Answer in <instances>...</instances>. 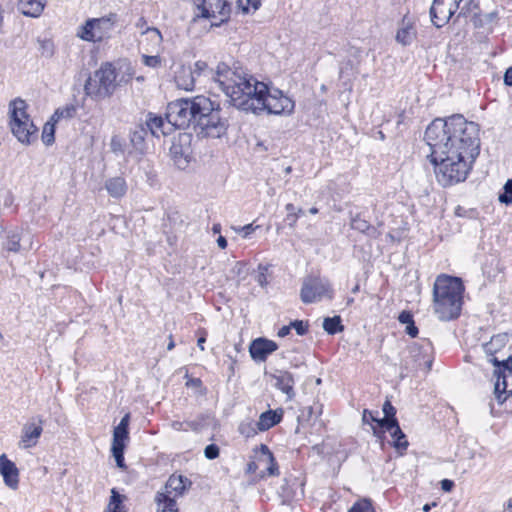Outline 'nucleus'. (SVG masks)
<instances>
[{
	"label": "nucleus",
	"mask_w": 512,
	"mask_h": 512,
	"mask_svg": "<svg viewBox=\"0 0 512 512\" xmlns=\"http://www.w3.org/2000/svg\"><path fill=\"white\" fill-rule=\"evenodd\" d=\"M461 7L457 0H434L430 8L432 23L437 28L445 26Z\"/></svg>",
	"instance_id": "nucleus-11"
},
{
	"label": "nucleus",
	"mask_w": 512,
	"mask_h": 512,
	"mask_svg": "<svg viewBox=\"0 0 512 512\" xmlns=\"http://www.w3.org/2000/svg\"><path fill=\"white\" fill-rule=\"evenodd\" d=\"M348 512H374V508L370 500L362 499L354 503Z\"/></svg>",
	"instance_id": "nucleus-41"
},
{
	"label": "nucleus",
	"mask_w": 512,
	"mask_h": 512,
	"mask_svg": "<svg viewBox=\"0 0 512 512\" xmlns=\"http://www.w3.org/2000/svg\"><path fill=\"white\" fill-rule=\"evenodd\" d=\"M129 421H130V414L127 413L123 416L120 423L116 427H118L120 429L128 430Z\"/></svg>",
	"instance_id": "nucleus-57"
},
{
	"label": "nucleus",
	"mask_w": 512,
	"mask_h": 512,
	"mask_svg": "<svg viewBox=\"0 0 512 512\" xmlns=\"http://www.w3.org/2000/svg\"><path fill=\"white\" fill-rule=\"evenodd\" d=\"M27 108V103L21 98H16L9 103L10 127L31 119L27 113Z\"/></svg>",
	"instance_id": "nucleus-24"
},
{
	"label": "nucleus",
	"mask_w": 512,
	"mask_h": 512,
	"mask_svg": "<svg viewBox=\"0 0 512 512\" xmlns=\"http://www.w3.org/2000/svg\"><path fill=\"white\" fill-rule=\"evenodd\" d=\"M507 336L504 335H496L493 336L489 343L485 344L484 350L485 352L492 356L489 361L492 362L495 366L503 365V367L512 373V357L509 356L507 359H503L501 362L497 357H494L493 354L498 352L501 347H504L506 343Z\"/></svg>",
	"instance_id": "nucleus-17"
},
{
	"label": "nucleus",
	"mask_w": 512,
	"mask_h": 512,
	"mask_svg": "<svg viewBox=\"0 0 512 512\" xmlns=\"http://www.w3.org/2000/svg\"><path fill=\"white\" fill-rule=\"evenodd\" d=\"M0 474L7 487L16 490L19 485V470L6 454L0 455Z\"/></svg>",
	"instance_id": "nucleus-16"
},
{
	"label": "nucleus",
	"mask_w": 512,
	"mask_h": 512,
	"mask_svg": "<svg viewBox=\"0 0 512 512\" xmlns=\"http://www.w3.org/2000/svg\"><path fill=\"white\" fill-rule=\"evenodd\" d=\"M382 411L384 413L383 419H387V420L396 419L395 418L396 409L394 408V406L391 404V402L389 400H386L384 402Z\"/></svg>",
	"instance_id": "nucleus-48"
},
{
	"label": "nucleus",
	"mask_w": 512,
	"mask_h": 512,
	"mask_svg": "<svg viewBox=\"0 0 512 512\" xmlns=\"http://www.w3.org/2000/svg\"><path fill=\"white\" fill-rule=\"evenodd\" d=\"M408 358L404 360L403 365L406 369H425L430 370L432 366L431 346L429 343L418 345L414 343L408 349Z\"/></svg>",
	"instance_id": "nucleus-12"
},
{
	"label": "nucleus",
	"mask_w": 512,
	"mask_h": 512,
	"mask_svg": "<svg viewBox=\"0 0 512 512\" xmlns=\"http://www.w3.org/2000/svg\"><path fill=\"white\" fill-rule=\"evenodd\" d=\"M134 76L135 70L127 61L119 62L117 68L105 62L86 80L84 91L91 99L100 101L111 97L118 86L129 83Z\"/></svg>",
	"instance_id": "nucleus-4"
},
{
	"label": "nucleus",
	"mask_w": 512,
	"mask_h": 512,
	"mask_svg": "<svg viewBox=\"0 0 512 512\" xmlns=\"http://www.w3.org/2000/svg\"><path fill=\"white\" fill-rule=\"evenodd\" d=\"M240 434L245 437H252L257 433V427L253 422H242L238 428Z\"/></svg>",
	"instance_id": "nucleus-43"
},
{
	"label": "nucleus",
	"mask_w": 512,
	"mask_h": 512,
	"mask_svg": "<svg viewBox=\"0 0 512 512\" xmlns=\"http://www.w3.org/2000/svg\"><path fill=\"white\" fill-rule=\"evenodd\" d=\"M377 414H378V411L373 412L368 409H364L363 415H362V422L364 424H369V425H371L372 423H376L375 421L372 420V417L378 418L376 416Z\"/></svg>",
	"instance_id": "nucleus-55"
},
{
	"label": "nucleus",
	"mask_w": 512,
	"mask_h": 512,
	"mask_svg": "<svg viewBox=\"0 0 512 512\" xmlns=\"http://www.w3.org/2000/svg\"><path fill=\"white\" fill-rule=\"evenodd\" d=\"M323 298H333V288L330 281L319 276L304 278L300 291L301 301L309 304L321 301Z\"/></svg>",
	"instance_id": "nucleus-7"
},
{
	"label": "nucleus",
	"mask_w": 512,
	"mask_h": 512,
	"mask_svg": "<svg viewBox=\"0 0 512 512\" xmlns=\"http://www.w3.org/2000/svg\"><path fill=\"white\" fill-rule=\"evenodd\" d=\"M112 454L116 460L117 466L124 467V447L111 448Z\"/></svg>",
	"instance_id": "nucleus-50"
},
{
	"label": "nucleus",
	"mask_w": 512,
	"mask_h": 512,
	"mask_svg": "<svg viewBox=\"0 0 512 512\" xmlns=\"http://www.w3.org/2000/svg\"><path fill=\"white\" fill-rule=\"evenodd\" d=\"M271 377L274 380L275 388L284 393L287 400L291 401L295 397L293 374L286 370H277Z\"/></svg>",
	"instance_id": "nucleus-18"
},
{
	"label": "nucleus",
	"mask_w": 512,
	"mask_h": 512,
	"mask_svg": "<svg viewBox=\"0 0 512 512\" xmlns=\"http://www.w3.org/2000/svg\"><path fill=\"white\" fill-rule=\"evenodd\" d=\"M55 123L50 119L43 127L42 140L46 145H51L54 142Z\"/></svg>",
	"instance_id": "nucleus-39"
},
{
	"label": "nucleus",
	"mask_w": 512,
	"mask_h": 512,
	"mask_svg": "<svg viewBox=\"0 0 512 512\" xmlns=\"http://www.w3.org/2000/svg\"><path fill=\"white\" fill-rule=\"evenodd\" d=\"M47 0H19L18 10L25 16L38 17L43 12Z\"/></svg>",
	"instance_id": "nucleus-27"
},
{
	"label": "nucleus",
	"mask_w": 512,
	"mask_h": 512,
	"mask_svg": "<svg viewBox=\"0 0 512 512\" xmlns=\"http://www.w3.org/2000/svg\"><path fill=\"white\" fill-rule=\"evenodd\" d=\"M77 113V106L74 104H66L63 107L56 109L54 114L51 116L53 122H58L60 119H71Z\"/></svg>",
	"instance_id": "nucleus-34"
},
{
	"label": "nucleus",
	"mask_w": 512,
	"mask_h": 512,
	"mask_svg": "<svg viewBox=\"0 0 512 512\" xmlns=\"http://www.w3.org/2000/svg\"><path fill=\"white\" fill-rule=\"evenodd\" d=\"M146 24H147L146 20L143 17H141L140 19H138V21L136 23V27L138 29H140L142 32L147 27Z\"/></svg>",
	"instance_id": "nucleus-63"
},
{
	"label": "nucleus",
	"mask_w": 512,
	"mask_h": 512,
	"mask_svg": "<svg viewBox=\"0 0 512 512\" xmlns=\"http://www.w3.org/2000/svg\"><path fill=\"white\" fill-rule=\"evenodd\" d=\"M454 486V483L453 481L451 480H448V479H444L441 481V488L446 491V492H449L451 491V489L453 488Z\"/></svg>",
	"instance_id": "nucleus-60"
},
{
	"label": "nucleus",
	"mask_w": 512,
	"mask_h": 512,
	"mask_svg": "<svg viewBox=\"0 0 512 512\" xmlns=\"http://www.w3.org/2000/svg\"><path fill=\"white\" fill-rule=\"evenodd\" d=\"M126 496L121 495L115 488L111 490V496L105 512H126V507L123 504Z\"/></svg>",
	"instance_id": "nucleus-32"
},
{
	"label": "nucleus",
	"mask_w": 512,
	"mask_h": 512,
	"mask_svg": "<svg viewBox=\"0 0 512 512\" xmlns=\"http://www.w3.org/2000/svg\"><path fill=\"white\" fill-rule=\"evenodd\" d=\"M290 330H291V326L288 325V326H283L279 331H278V336L279 337H285L287 336L289 333H290Z\"/></svg>",
	"instance_id": "nucleus-61"
},
{
	"label": "nucleus",
	"mask_w": 512,
	"mask_h": 512,
	"mask_svg": "<svg viewBox=\"0 0 512 512\" xmlns=\"http://www.w3.org/2000/svg\"><path fill=\"white\" fill-rule=\"evenodd\" d=\"M146 130L143 126H140L138 129L134 130L131 134V143L137 149H141L144 143V137L146 135Z\"/></svg>",
	"instance_id": "nucleus-40"
},
{
	"label": "nucleus",
	"mask_w": 512,
	"mask_h": 512,
	"mask_svg": "<svg viewBox=\"0 0 512 512\" xmlns=\"http://www.w3.org/2000/svg\"><path fill=\"white\" fill-rule=\"evenodd\" d=\"M217 244L221 249H225L227 247V240L223 236H219L217 239Z\"/></svg>",
	"instance_id": "nucleus-64"
},
{
	"label": "nucleus",
	"mask_w": 512,
	"mask_h": 512,
	"mask_svg": "<svg viewBox=\"0 0 512 512\" xmlns=\"http://www.w3.org/2000/svg\"><path fill=\"white\" fill-rule=\"evenodd\" d=\"M145 126L150 131L152 136L157 138L170 135L174 131V128L169 121L167 114L164 118L154 113H148L145 119Z\"/></svg>",
	"instance_id": "nucleus-15"
},
{
	"label": "nucleus",
	"mask_w": 512,
	"mask_h": 512,
	"mask_svg": "<svg viewBox=\"0 0 512 512\" xmlns=\"http://www.w3.org/2000/svg\"><path fill=\"white\" fill-rule=\"evenodd\" d=\"M350 226L352 229L357 230L361 233H368L369 230L372 229L369 222L361 218L360 214H357L354 217H352Z\"/></svg>",
	"instance_id": "nucleus-38"
},
{
	"label": "nucleus",
	"mask_w": 512,
	"mask_h": 512,
	"mask_svg": "<svg viewBox=\"0 0 512 512\" xmlns=\"http://www.w3.org/2000/svg\"><path fill=\"white\" fill-rule=\"evenodd\" d=\"M182 142L189 143L190 142V135L183 134L179 135V143L173 142L170 151L173 156V159L175 161V164L179 168H185L187 164L189 163L190 159V148L189 146L183 147Z\"/></svg>",
	"instance_id": "nucleus-22"
},
{
	"label": "nucleus",
	"mask_w": 512,
	"mask_h": 512,
	"mask_svg": "<svg viewBox=\"0 0 512 512\" xmlns=\"http://www.w3.org/2000/svg\"><path fill=\"white\" fill-rule=\"evenodd\" d=\"M464 286L460 278L439 275L433 287V310L440 320L457 318L462 307Z\"/></svg>",
	"instance_id": "nucleus-5"
},
{
	"label": "nucleus",
	"mask_w": 512,
	"mask_h": 512,
	"mask_svg": "<svg viewBox=\"0 0 512 512\" xmlns=\"http://www.w3.org/2000/svg\"><path fill=\"white\" fill-rule=\"evenodd\" d=\"M197 16L210 20L212 26H219L229 20L232 11L231 0H193ZM243 13L254 12L261 6V0H237Z\"/></svg>",
	"instance_id": "nucleus-6"
},
{
	"label": "nucleus",
	"mask_w": 512,
	"mask_h": 512,
	"mask_svg": "<svg viewBox=\"0 0 512 512\" xmlns=\"http://www.w3.org/2000/svg\"><path fill=\"white\" fill-rule=\"evenodd\" d=\"M105 188L111 197L119 198L126 192V182L121 177H114L106 181Z\"/></svg>",
	"instance_id": "nucleus-31"
},
{
	"label": "nucleus",
	"mask_w": 512,
	"mask_h": 512,
	"mask_svg": "<svg viewBox=\"0 0 512 512\" xmlns=\"http://www.w3.org/2000/svg\"><path fill=\"white\" fill-rule=\"evenodd\" d=\"M192 71L194 72L195 79L199 77L201 74L208 71V64L205 61H196L194 63V67L192 68Z\"/></svg>",
	"instance_id": "nucleus-51"
},
{
	"label": "nucleus",
	"mask_w": 512,
	"mask_h": 512,
	"mask_svg": "<svg viewBox=\"0 0 512 512\" xmlns=\"http://www.w3.org/2000/svg\"><path fill=\"white\" fill-rule=\"evenodd\" d=\"M166 113L174 130L193 125L196 134L201 137L220 138L228 128V121L223 117L219 104L203 95L173 101L168 104Z\"/></svg>",
	"instance_id": "nucleus-2"
},
{
	"label": "nucleus",
	"mask_w": 512,
	"mask_h": 512,
	"mask_svg": "<svg viewBox=\"0 0 512 512\" xmlns=\"http://www.w3.org/2000/svg\"><path fill=\"white\" fill-rule=\"evenodd\" d=\"M247 472L260 479L278 474L277 463L266 445L262 444L254 451L252 460L247 464Z\"/></svg>",
	"instance_id": "nucleus-8"
},
{
	"label": "nucleus",
	"mask_w": 512,
	"mask_h": 512,
	"mask_svg": "<svg viewBox=\"0 0 512 512\" xmlns=\"http://www.w3.org/2000/svg\"><path fill=\"white\" fill-rule=\"evenodd\" d=\"M42 420L36 422L26 423L22 428L21 440L19 442V446L27 449L34 447L42 434Z\"/></svg>",
	"instance_id": "nucleus-20"
},
{
	"label": "nucleus",
	"mask_w": 512,
	"mask_h": 512,
	"mask_svg": "<svg viewBox=\"0 0 512 512\" xmlns=\"http://www.w3.org/2000/svg\"><path fill=\"white\" fill-rule=\"evenodd\" d=\"M204 455L206 458L213 460L219 456V447L215 444H210L205 447Z\"/></svg>",
	"instance_id": "nucleus-52"
},
{
	"label": "nucleus",
	"mask_w": 512,
	"mask_h": 512,
	"mask_svg": "<svg viewBox=\"0 0 512 512\" xmlns=\"http://www.w3.org/2000/svg\"><path fill=\"white\" fill-rule=\"evenodd\" d=\"M176 498L164 490L158 492L156 495L157 512H178Z\"/></svg>",
	"instance_id": "nucleus-28"
},
{
	"label": "nucleus",
	"mask_w": 512,
	"mask_h": 512,
	"mask_svg": "<svg viewBox=\"0 0 512 512\" xmlns=\"http://www.w3.org/2000/svg\"><path fill=\"white\" fill-rule=\"evenodd\" d=\"M206 341V333L203 332L202 335L199 337L198 341H197V345L198 347L200 348V350H204V343Z\"/></svg>",
	"instance_id": "nucleus-62"
},
{
	"label": "nucleus",
	"mask_w": 512,
	"mask_h": 512,
	"mask_svg": "<svg viewBox=\"0 0 512 512\" xmlns=\"http://www.w3.org/2000/svg\"><path fill=\"white\" fill-rule=\"evenodd\" d=\"M506 387L507 384L505 376L501 378V376L498 375L496 383L494 385V395L500 404L504 403L506 399L510 396V392H507Z\"/></svg>",
	"instance_id": "nucleus-35"
},
{
	"label": "nucleus",
	"mask_w": 512,
	"mask_h": 512,
	"mask_svg": "<svg viewBox=\"0 0 512 512\" xmlns=\"http://www.w3.org/2000/svg\"><path fill=\"white\" fill-rule=\"evenodd\" d=\"M398 320L400 323L406 324V325H409L410 323L414 322L412 314L407 311L401 312L398 317Z\"/></svg>",
	"instance_id": "nucleus-56"
},
{
	"label": "nucleus",
	"mask_w": 512,
	"mask_h": 512,
	"mask_svg": "<svg viewBox=\"0 0 512 512\" xmlns=\"http://www.w3.org/2000/svg\"><path fill=\"white\" fill-rule=\"evenodd\" d=\"M372 420L376 422V426H372V430L375 436H379L378 428H384L391 433L393 438L394 447L403 451L408 447V441L406 435L402 432L397 419L387 420L372 417Z\"/></svg>",
	"instance_id": "nucleus-14"
},
{
	"label": "nucleus",
	"mask_w": 512,
	"mask_h": 512,
	"mask_svg": "<svg viewBox=\"0 0 512 512\" xmlns=\"http://www.w3.org/2000/svg\"><path fill=\"white\" fill-rule=\"evenodd\" d=\"M22 235L18 231H12L7 235V239L3 244V247L8 252L18 253L22 250L21 240Z\"/></svg>",
	"instance_id": "nucleus-33"
},
{
	"label": "nucleus",
	"mask_w": 512,
	"mask_h": 512,
	"mask_svg": "<svg viewBox=\"0 0 512 512\" xmlns=\"http://www.w3.org/2000/svg\"><path fill=\"white\" fill-rule=\"evenodd\" d=\"M142 61H143L144 65L151 67V68L159 67L162 62L160 56H158V55H152V56L143 55Z\"/></svg>",
	"instance_id": "nucleus-46"
},
{
	"label": "nucleus",
	"mask_w": 512,
	"mask_h": 512,
	"mask_svg": "<svg viewBox=\"0 0 512 512\" xmlns=\"http://www.w3.org/2000/svg\"><path fill=\"white\" fill-rule=\"evenodd\" d=\"M113 25L109 17L88 19L78 28L76 35L87 42H101L110 37Z\"/></svg>",
	"instance_id": "nucleus-9"
},
{
	"label": "nucleus",
	"mask_w": 512,
	"mask_h": 512,
	"mask_svg": "<svg viewBox=\"0 0 512 512\" xmlns=\"http://www.w3.org/2000/svg\"><path fill=\"white\" fill-rule=\"evenodd\" d=\"M110 147L114 153H122L124 151L122 139L117 135L111 138Z\"/></svg>",
	"instance_id": "nucleus-53"
},
{
	"label": "nucleus",
	"mask_w": 512,
	"mask_h": 512,
	"mask_svg": "<svg viewBox=\"0 0 512 512\" xmlns=\"http://www.w3.org/2000/svg\"><path fill=\"white\" fill-rule=\"evenodd\" d=\"M282 417V409L268 410L260 415L259 420L255 423V425L258 431H266L278 424L282 420Z\"/></svg>",
	"instance_id": "nucleus-26"
},
{
	"label": "nucleus",
	"mask_w": 512,
	"mask_h": 512,
	"mask_svg": "<svg viewBox=\"0 0 512 512\" xmlns=\"http://www.w3.org/2000/svg\"><path fill=\"white\" fill-rule=\"evenodd\" d=\"M231 273L239 279H244L248 273L246 264L243 262H236L231 269Z\"/></svg>",
	"instance_id": "nucleus-44"
},
{
	"label": "nucleus",
	"mask_w": 512,
	"mask_h": 512,
	"mask_svg": "<svg viewBox=\"0 0 512 512\" xmlns=\"http://www.w3.org/2000/svg\"><path fill=\"white\" fill-rule=\"evenodd\" d=\"M263 112L266 111L270 114H290L294 110V101L288 96L284 95L282 91L276 88L270 89L264 97Z\"/></svg>",
	"instance_id": "nucleus-10"
},
{
	"label": "nucleus",
	"mask_w": 512,
	"mask_h": 512,
	"mask_svg": "<svg viewBox=\"0 0 512 512\" xmlns=\"http://www.w3.org/2000/svg\"><path fill=\"white\" fill-rule=\"evenodd\" d=\"M192 486V482L181 474H172L167 480L164 491L174 495V497H182Z\"/></svg>",
	"instance_id": "nucleus-23"
},
{
	"label": "nucleus",
	"mask_w": 512,
	"mask_h": 512,
	"mask_svg": "<svg viewBox=\"0 0 512 512\" xmlns=\"http://www.w3.org/2000/svg\"><path fill=\"white\" fill-rule=\"evenodd\" d=\"M174 80L177 87L185 91L193 90L196 81L192 68L183 65L175 71Z\"/></svg>",
	"instance_id": "nucleus-25"
},
{
	"label": "nucleus",
	"mask_w": 512,
	"mask_h": 512,
	"mask_svg": "<svg viewBox=\"0 0 512 512\" xmlns=\"http://www.w3.org/2000/svg\"><path fill=\"white\" fill-rule=\"evenodd\" d=\"M142 37H144L143 41H147L148 48L147 50H158L162 44L163 37L161 32L155 27H146L145 30L141 32Z\"/></svg>",
	"instance_id": "nucleus-29"
},
{
	"label": "nucleus",
	"mask_w": 512,
	"mask_h": 512,
	"mask_svg": "<svg viewBox=\"0 0 512 512\" xmlns=\"http://www.w3.org/2000/svg\"><path fill=\"white\" fill-rule=\"evenodd\" d=\"M504 83L508 86H512V66L509 67L504 74Z\"/></svg>",
	"instance_id": "nucleus-59"
},
{
	"label": "nucleus",
	"mask_w": 512,
	"mask_h": 512,
	"mask_svg": "<svg viewBox=\"0 0 512 512\" xmlns=\"http://www.w3.org/2000/svg\"><path fill=\"white\" fill-rule=\"evenodd\" d=\"M424 139L430 147V161L443 186L464 181L479 154V126L456 114L437 118L426 128Z\"/></svg>",
	"instance_id": "nucleus-1"
},
{
	"label": "nucleus",
	"mask_w": 512,
	"mask_h": 512,
	"mask_svg": "<svg viewBox=\"0 0 512 512\" xmlns=\"http://www.w3.org/2000/svg\"><path fill=\"white\" fill-rule=\"evenodd\" d=\"M213 78L233 106L255 114L263 112V100L268 92L266 83L259 81L242 67L230 68L225 63L217 65Z\"/></svg>",
	"instance_id": "nucleus-3"
},
{
	"label": "nucleus",
	"mask_w": 512,
	"mask_h": 512,
	"mask_svg": "<svg viewBox=\"0 0 512 512\" xmlns=\"http://www.w3.org/2000/svg\"><path fill=\"white\" fill-rule=\"evenodd\" d=\"M323 329L331 335L343 331L344 327L341 324L340 316L327 317L323 321Z\"/></svg>",
	"instance_id": "nucleus-36"
},
{
	"label": "nucleus",
	"mask_w": 512,
	"mask_h": 512,
	"mask_svg": "<svg viewBox=\"0 0 512 512\" xmlns=\"http://www.w3.org/2000/svg\"><path fill=\"white\" fill-rule=\"evenodd\" d=\"M259 269V273L258 275L256 276V282L261 286V287H265L268 283L267 281V276H266V271H267V268L262 266V265H259L258 267Z\"/></svg>",
	"instance_id": "nucleus-54"
},
{
	"label": "nucleus",
	"mask_w": 512,
	"mask_h": 512,
	"mask_svg": "<svg viewBox=\"0 0 512 512\" xmlns=\"http://www.w3.org/2000/svg\"><path fill=\"white\" fill-rule=\"evenodd\" d=\"M257 227L253 226V224H247L245 226H233L232 229L237 233L242 235L243 238H248Z\"/></svg>",
	"instance_id": "nucleus-47"
},
{
	"label": "nucleus",
	"mask_w": 512,
	"mask_h": 512,
	"mask_svg": "<svg viewBox=\"0 0 512 512\" xmlns=\"http://www.w3.org/2000/svg\"><path fill=\"white\" fill-rule=\"evenodd\" d=\"M10 128L13 135L23 144H31L37 139L38 129L31 119L23 121Z\"/></svg>",
	"instance_id": "nucleus-21"
},
{
	"label": "nucleus",
	"mask_w": 512,
	"mask_h": 512,
	"mask_svg": "<svg viewBox=\"0 0 512 512\" xmlns=\"http://www.w3.org/2000/svg\"><path fill=\"white\" fill-rule=\"evenodd\" d=\"M416 37V29L408 22L403 21L396 33V41L403 46L410 45Z\"/></svg>",
	"instance_id": "nucleus-30"
},
{
	"label": "nucleus",
	"mask_w": 512,
	"mask_h": 512,
	"mask_svg": "<svg viewBox=\"0 0 512 512\" xmlns=\"http://www.w3.org/2000/svg\"><path fill=\"white\" fill-rule=\"evenodd\" d=\"M499 201L506 205L512 204V179L506 181L503 193L499 194Z\"/></svg>",
	"instance_id": "nucleus-42"
},
{
	"label": "nucleus",
	"mask_w": 512,
	"mask_h": 512,
	"mask_svg": "<svg viewBox=\"0 0 512 512\" xmlns=\"http://www.w3.org/2000/svg\"><path fill=\"white\" fill-rule=\"evenodd\" d=\"M460 17H469L477 28H487L496 20L497 12L481 14L478 2L476 0H468L461 7L457 15V18Z\"/></svg>",
	"instance_id": "nucleus-13"
},
{
	"label": "nucleus",
	"mask_w": 512,
	"mask_h": 512,
	"mask_svg": "<svg viewBox=\"0 0 512 512\" xmlns=\"http://www.w3.org/2000/svg\"><path fill=\"white\" fill-rule=\"evenodd\" d=\"M406 332L408 335H410L411 337H416L417 334H418V329L417 327L414 325V322L410 323L409 325H406Z\"/></svg>",
	"instance_id": "nucleus-58"
},
{
	"label": "nucleus",
	"mask_w": 512,
	"mask_h": 512,
	"mask_svg": "<svg viewBox=\"0 0 512 512\" xmlns=\"http://www.w3.org/2000/svg\"><path fill=\"white\" fill-rule=\"evenodd\" d=\"M291 328H294L296 333L300 336L304 335L308 331V323L302 320H295L290 323Z\"/></svg>",
	"instance_id": "nucleus-49"
},
{
	"label": "nucleus",
	"mask_w": 512,
	"mask_h": 512,
	"mask_svg": "<svg viewBox=\"0 0 512 512\" xmlns=\"http://www.w3.org/2000/svg\"><path fill=\"white\" fill-rule=\"evenodd\" d=\"M287 217L286 220L289 221V225L294 227L296 225L298 219V213L296 212L295 206L291 203L286 205Z\"/></svg>",
	"instance_id": "nucleus-45"
},
{
	"label": "nucleus",
	"mask_w": 512,
	"mask_h": 512,
	"mask_svg": "<svg viewBox=\"0 0 512 512\" xmlns=\"http://www.w3.org/2000/svg\"><path fill=\"white\" fill-rule=\"evenodd\" d=\"M277 348L278 346L274 341L266 338H257L251 342L249 352L255 361H265Z\"/></svg>",
	"instance_id": "nucleus-19"
},
{
	"label": "nucleus",
	"mask_w": 512,
	"mask_h": 512,
	"mask_svg": "<svg viewBox=\"0 0 512 512\" xmlns=\"http://www.w3.org/2000/svg\"><path fill=\"white\" fill-rule=\"evenodd\" d=\"M128 438H129L128 430L115 427L114 431H113L112 448H117V447L125 448V442L128 440Z\"/></svg>",
	"instance_id": "nucleus-37"
}]
</instances>
